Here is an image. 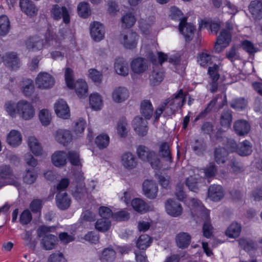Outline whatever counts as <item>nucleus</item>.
Wrapping results in <instances>:
<instances>
[{"label":"nucleus","mask_w":262,"mask_h":262,"mask_svg":"<svg viewBox=\"0 0 262 262\" xmlns=\"http://www.w3.org/2000/svg\"><path fill=\"white\" fill-rule=\"evenodd\" d=\"M17 113L24 120L31 119L35 115V110L32 104L26 100H20L16 104Z\"/></svg>","instance_id":"4"},{"label":"nucleus","mask_w":262,"mask_h":262,"mask_svg":"<svg viewBox=\"0 0 262 262\" xmlns=\"http://www.w3.org/2000/svg\"><path fill=\"white\" fill-rule=\"evenodd\" d=\"M79 16L83 18H86L91 14V11L88 3L83 2L80 3L77 7Z\"/></svg>","instance_id":"45"},{"label":"nucleus","mask_w":262,"mask_h":262,"mask_svg":"<svg viewBox=\"0 0 262 262\" xmlns=\"http://www.w3.org/2000/svg\"><path fill=\"white\" fill-rule=\"evenodd\" d=\"M21 89L23 94L26 96H30L34 92L33 81L30 79H25L22 81Z\"/></svg>","instance_id":"39"},{"label":"nucleus","mask_w":262,"mask_h":262,"mask_svg":"<svg viewBox=\"0 0 262 262\" xmlns=\"http://www.w3.org/2000/svg\"><path fill=\"white\" fill-rule=\"evenodd\" d=\"M233 128L237 135L239 136H244L249 133L251 126L246 120H238L234 122Z\"/></svg>","instance_id":"19"},{"label":"nucleus","mask_w":262,"mask_h":262,"mask_svg":"<svg viewBox=\"0 0 262 262\" xmlns=\"http://www.w3.org/2000/svg\"><path fill=\"white\" fill-rule=\"evenodd\" d=\"M110 138L106 134H101L98 136L95 140V143L100 149L106 148L109 144Z\"/></svg>","instance_id":"48"},{"label":"nucleus","mask_w":262,"mask_h":262,"mask_svg":"<svg viewBox=\"0 0 262 262\" xmlns=\"http://www.w3.org/2000/svg\"><path fill=\"white\" fill-rule=\"evenodd\" d=\"M146 161L148 162L151 167L155 169H159L162 167L159 158L158 157L157 154L154 151L150 152Z\"/></svg>","instance_id":"43"},{"label":"nucleus","mask_w":262,"mask_h":262,"mask_svg":"<svg viewBox=\"0 0 262 262\" xmlns=\"http://www.w3.org/2000/svg\"><path fill=\"white\" fill-rule=\"evenodd\" d=\"M68 154L63 151H56L52 156V162L56 167H60L67 163Z\"/></svg>","instance_id":"25"},{"label":"nucleus","mask_w":262,"mask_h":262,"mask_svg":"<svg viewBox=\"0 0 262 262\" xmlns=\"http://www.w3.org/2000/svg\"><path fill=\"white\" fill-rule=\"evenodd\" d=\"M130 217L129 213L125 210H121L114 213L113 219L117 221H125Z\"/></svg>","instance_id":"64"},{"label":"nucleus","mask_w":262,"mask_h":262,"mask_svg":"<svg viewBox=\"0 0 262 262\" xmlns=\"http://www.w3.org/2000/svg\"><path fill=\"white\" fill-rule=\"evenodd\" d=\"M28 145L32 152L36 156H40L42 148L37 139L34 137H30L28 140Z\"/></svg>","instance_id":"34"},{"label":"nucleus","mask_w":262,"mask_h":262,"mask_svg":"<svg viewBox=\"0 0 262 262\" xmlns=\"http://www.w3.org/2000/svg\"><path fill=\"white\" fill-rule=\"evenodd\" d=\"M54 230L55 227L53 226H41L37 230L38 237L41 238V246L46 250H52L55 247L57 238L56 235L50 233Z\"/></svg>","instance_id":"1"},{"label":"nucleus","mask_w":262,"mask_h":262,"mask_svg":"<svg viewBox=\"0 0 262 262\" xmlns=\"http://www.w3.org/2000/svg\"><path fill=\"white\" fill-rule=\"evenodd\" d=\"M136 20L135 16L130 13H126L121 18L122 25L125 28H131L134 25Z\"/></svg>","instance_id":"53"},{"label":"nucleus","mask_w":262,"mask_h":262,"mask_svg":"<svg viewBox=\"0 0 262 262\" xmlns=\"http://www.w3.org/2000/svg\"><path fill=\"white\" fill-rule=\"evenodd\" d=\"M26 46L27 49L30 51L40 50L43 48V41L42 39L37 36L31 37L26 40Z\"/></svg>","instance_id":"24"},{"label":"nucleus","mask_w":262,"mask_h":262,"mask_svg":"<svg viewBox=\"0 0 262 262\" xmlns=\"http://www.w3.org/2000/svg\"><path fill=\"white\" fill-rule=\"evenodd\" d=\"M228 152L224 147H216L214 150V159L217 164H224L228 159Z\"/></svg>","instance_id":"28"},{"label":"nucleus","mask_w":262,"mask_h":262,"mask_svg":"<svg viewBox=\"0 0 262 262\" xmlns=\"http://www.w3.org/2000/svg\"><path fill=\"white\" fill-rule=\"evenodd\" d=\"M147 119H143L141 117H136L133 121V126L136 132L141 136L146 135L148 130Z\"/></svg>","instance_id":"11"},{"label":"nucleus","mask_w":262,"mask_h":262,"mask_svg":"<svg viewBox=\"0 0 262 262\" xmlns=\"http://www.w3.org/2000/svg\"><path fill=\"white\" fill-rule=\"evenodd\" d=\"M56 204L61 210L68 209L71 203V199L66 192H59L56 195Z\"/></svg>","instance_id":"17"},{"label":"nucleus","mask_w":262,"mask_h":262,"mask_svg":"<svg viewBox=\"0 0 262 262\" xmlns=\"http://www.w3.org/2000/svg\"><path fill=\"white\" fill-rule=\"evenodd\" d=\"M206 148V144L203 140H196L193 145V149L197 155H200Z\"/></svg>","instance_id":"59"},{"label":"nucleus","mask_w":262,"mask_h":262,"mask_svg":"<svg viewBox=\"0 0 262 262\" xmlns=\"http://www.w3.org/2000/svg\"><path fill=\"white\" fill-rule=\"evenodd\" d=\"M130 67L134 73L140 74L144 73L147 70L148 64L145 59L138 57L132 61Z\"/></svg>","instance_id":"12"},{"label":"nucleus","mask_w":262,"mask_h":262,"mask_svg":"<svg viewBox=\"0 0 262 262\" xmlns=\"http://www.w3.org/2000/svg\"><path fill=\"white\" fill-rule=\"evenodd\" d=\"M186 20L187 18L186 17L183 18L180 22L179 29L185 37L186 41L189 42L193 37L195 28L191 24L186 23Z\"/></svg>","instance_id":"8"},{"label":"nucleus","mask_w":262,"mask_h":262,"mask_svg":"<svg viewBox=\"0 0 262 262\" xmlns=\"http://www.w3.org/2000/svg\"><path fill=\"white\" fill-rule=\"evenodd\" d=\"M115 258V251L112 248L108 247L102 251L100 259L103 262H112Z\"/></svg>","instance_id":"38"},{"label":"nucleus","mask_w":262,"mask_h":262,"mask_svg":"<svg viewBox=\"0 0 262 262\" xmlns=\"http://www.w3.org/2000/svg\"><path fill=\"white\" fill-rule=\"evenodd\" d=\"M80 220L81 223L94 222L96 220V215L94 212L87 210L82 213Z\"/></svg>","instance_id":"60"},{"label":"nucleus","mask_w":262,"mask_h":262,"mask_svg":"<svg viewBox=\"0 0 262 262\" xmlns=\"http://www.w3.org/2000/svg\"><path fill=\"white\" fill-rule=\"evenodd\" d=\"M57 115L63 119H68L70 116V109L67 102L63 99L59 100L54 105Z\"/></svg>","instance_id":"15"},{"label":"nucleus","mask_w":262,"mask_h":262,"mask_svg":"<svg viewBox=\"0 0 262 262\" xmlns=\"http://www.w3.org/2000/svg\"><path fill=\"white\" fill-rule=\"evenodd\" d=\"M185 101V96L182 89L179 90L173 97H171L165 101V105H166L169 111H167L168 115H170L179 108H181Z\"/></svg>","instance_id":"3"},{"label":"nucleus","mask_w":262,"mask_h":262,"mask_svg":"<svg viewBox=\"0 0 262 262\" xmlns=\"http://www.w3.org/2000/svg\"><path fill=\"white\" fill-rule=\"evenodd\" d=\"M73 88L79 98H85L88 95V85L84 81L77 80L73 84Z\"/></svg>","instance_id":"31"},{"label":"nucleus","mask_w":262,"mask_h":262,"mask_svg":"<svg viewBox=\"0 0 262 262\" xmlns=\"http://www.w3.org/2000/svg\"><path fill=\"white\" fill-rule=\"evenodd\" d=\"M131 204L134 209L139 212H146L149 210V206L147 204L141 199L136 198L133 199Z\"/></svg>","instance_id":"36"},{"label":"nucleus","mask_w":262,"mask_h":262,"mask_svg":"<svg viewBox=\"0 0 262 262\" xmlns=\"http://www.w3.org/2000/svg\"><path fill=\"white\" fill-rule=\"evenodd\" d=\"M90 33L95 41H99L104 36V27L100 23L95 21L90 26Z\"/></svg>","instance_id":"14"},{"label":"nucleus","mask_w":262,"mask_h":262,"mask_svg":"<svg viewBox=\"0 0 262 262\" xmlns=\"http://www.w3.org/2000/svg\"><path fill=\"white\" fill-rule=\"evenodd\" d=\"M21 140V134L16 130H12L7 136V142L13 147H16L20 145Z\"/></svg>","instance_id":"26"},{"label":"nucleus","mask_w":262,"mask_h":262,"mask_svg":"<svg viewBox=\"0 0 262 262\" xmlns=\"http://www.w3.org/2000/svg\"><path fill=\"white\" fill-rule=\"evenodd\" d=\"M154 21L153 17H146L145 18H141L139 20V27L142 32L146 33L149 31L151 25Z\"/></svg>","instance_id":"40"},{"label":"nucleus","mask_w":262,"mask_h":262,"mask_svg":"<svg viewBox=\"0 0 262 262\" xmlns=\"http://www.w3.org/2000/svg\"><path fill=\"white\" fill-rule=\"evenodd\" d=\"M115 69L116 72L123 76H127L128 74V64L122 58H118L116 60L115 63Z\"/></svg>","instance_id":"32"},{"label":"nucleus","mask_w":262,"mask_h":262,"mask_svg":"<svg viewBox=\"0 0 262 262\" xmlns=\"http://www.w3.org/2000/svg\"><path fill=\"white\" fill-rule=\"evenodd\" d=\"M224 191L220 185H212L208 188V197L213 201H220L224 198Z\"/></svg>","instance_id":"16"},{"label":"nucleus","mask_w":262,"mask_h":262,"mask_svg":"<svg viewBox=\"0 0 262 262\" xmlns=\"http://www.w3.org/2000/svg\"><path fill=\"white\" fill-rule=\"evenodd\" d=\"M249 10L255 20L262 18V2L258 0L252 1L249 6Z\"/></svg>","instance_id":"23"},{"label":"nucleus","mask_w":262,"mask_h":262,"mask_svg":"<svg viewBox=\"0 0 262 262\" xmlns=\"http://www.w3.org/2000/svg\"><path fill=\"white\" fill-rule=\"evenodd\" d=\"M0 178L5 180L7 184L13 185L17 188L20 185L18 179L14 174L13 170L9 165L0 166Z\"/></svg>","instance_id":"5"},{"label":"nucleus","mask_w":262,"mask_h":262,"mask_svg":"<svg viewBox=\"0 0 262 262\" xmlns=\"http://www.w3.org/2000/svg\"><path fill=\"white\" fill-rule=\"evenodd\" d=\"M247 104V101L243 98H240L233 100L230 104L231 107L235 109H243Z\"/></svg>","instance_id":"62"},{"label":"nucleus","mask_w":262,"mask_h":262,"mask_svg":"<svg viewBox=\"0 0 262 262\" xmlns=\"http://www.w3.org/2000/svg\"><path fill=\"white\" fill-rule=\"evenodd\" d=\"M19 6L26 15L33 16L37 14V9L31 0H19Z\"/></svg>","instance_id":"22"},{"label":"nucleus","mask_w":262,"mask_h":262,"mask_svg":"<svg viewBox=\"0 0 262 262\" xmlns=\"http://www.w3.org/2000/svg\"><path fill=\"white\" fill-rule=\"evenodd\" d=\"M138 36L132 31H128L120 35V43L126 49L133 50L136 48L138 43Z\"/></svg>","instance_id":"6"},{"label":"nucleus","mask_w":262,"mask_h":262,"mask_svg":"<svg viewBox=\"0 0 262 262\" xmlns=\"http://www.w3.org/2000/svg\"><path fill=\"white\" fill-rule=\"evenodd\" d=\"M51 15L55 20H58L62 17L63 21L68 24L70 21L69 12L66 7H60L58 5L53 6L51 10Z\"/></svg>","instance_id":"9"},{"label":"nucleus","mask_w":262,"mask_h":262,"mask_svg":"<svg viewBox=\"0 0 262 262\" xmlns=\"http://www.w3.org/2000/svg\"><path fill=\"white\" fill-rule=\"evenodd\" d=\"M111 226V221L107 219H100L95 223V228L101 232L108 230Z\"/></svg>","instance_id":"50"},{"label":"nucleus","mask_w":262,"mask_h":262,"mask_svg":"<svg viewBox=\"0 0 262 262\" xmlns=\"http://www.w3.org/2000/svg\"><path fill=\"white\" fill-rule=\"evenodd\" d=\"M199 178L196 176H191L186 180V185L189 189L194 192L199 190Z\"/></svg>","instance_id":"46"},{"label":"nucleus","mask_w":262,"mask_h":262,"mask_svg":"<svg viewBox=\"0 0 262 262\" xmlns=\"http://www.w3.org/2000/svg\"><path fill=\"white\" fill-rule=\"evenodd\" d=\"M193 204H197L198 207L194 209V212L196 215H200L201 219L204 221L203 226V235L207 237H211L213 234V227L211 224L209 217V211L202 205L201 202L195 199L192 200Z\"/></svg>","instance_id":"2"},{"label":"nucleus","mask_w":262,"mask_h":262,"mask_svg":"<svg viewBox=\"0 0 262 262\" xmlns=\"http://www.w3.org/2000/svg\"><path fill=\"white\" fill-rule=\"evenodd\" d=\"M72 195L77 200H80L86 197L87 195V190L85 187L84 183L80 182L77 185L75 190L72 193Z\"/></svg>","instance_id":"37"},{"label":"nucleus","mask_w":262,"mask_h":262,"mask_svg":"<svg viewBox=\"0 0 262 262\" xmlns=\"http://www.w3.org/2000/svg\"><path fill=\"white\" fill-rule=\"evenodd\" d=\"M28 145L32 152L36 156H40L42 148L37 139L34 137H30L28 140Z\"/></svg>","instance_id":"35"},{"label":"nucleus","mask_w":262,"mask_h":262,"mask_svg":"<svg viewBox=\"0 0 262 262\" xmlns=\"http://www.w3.org/2000/svg\"><path fill=\"white\" fill-rule=\"evenodd\" d=\"M55 138L59 143L66 145L72 141V135L69 130L59 129L55 133Z\"/></svg>","instance_id":"21"},{"label":"nucleus","mask_w":262,"mask_h":262,"mask_svg":"<svg viewBox=\"0 0 262 262\" xmlns=\"http://www.w3.org/2000/svg\"><path fill=\"white\" fill-rule=\"evenodd\" d=\"M191 236L186 232H180L176 237L177 246L180 248H187L190 243Z\"/></svg>","instance_id":"30"},{"label":"nucleus","mask_w":262,"mask_h":262,"mask_svg":"<svg viewBox=\"0 0 262 262\" xmlns=\"http://www.w3.org/2000/svg\"><path fill=\"white\" fill-rule=\"evenodd\" d=\"M151 151L152 150H150L147 147L140 145L138 146L137 149V154L140 159L146 161Z\"/></svg>","instance_id":"58"},{"label":"nucleus","mask_w":262,"mask_h":262,"mask_svg":"<svg viewBox=\"0 0 262 262\" xmlns=\"http://www.w3.org/2000/svg\"><path fill=\"white\" fill-rule=\"evenodd\" d=\"M65 80L68 87L70 89H73V71L69 68L66 69Z\"/></svg>","instance_id":"61"},{"label":"nucleus","mask_w":262,"mask_h":262,"mask_svg":"<svg viewBox=\"0 0 262 262\" xmlns=\"http://www.w3.org/2000/svg\"><path fill=\"white\" fill-rule=\"evenodd\" d=\"M165 209L167 213L173 217L179 216L183 212L181 204L172 199H168L165 202Z\"/></svg>","instance_id":"10"},{"label":"nucleus","mask_w":262,"mask_h":262,"mask_svg":"<svg viewBox=\"0 0 262 262\" xmlns=\"http://www.w3.org/2000/svg\"><path fill=\"white\" fill-rule=\"evenodd\" d=\"M37 177V175L33 170H26L23 177L24 183L27 184H32L34 183Z\"/></svg>","instance_id":"56"},{"label":"nucleus","mask_w":262,"mask_h":262,"mask_svg":"<svg viewBox=\"0 0 262 262\" xmlns=\"http://www.w3.org/2000/svg\"><path fill=\"white\" fill-rule=\"evenodd\" d=\"M112 99L116 103H121L126 100L129 97V92L123 86H119L114 89Z\"/></svg>","instance_id":"18"},{"label":"nucleus","mask_w":262,"mask_h":262,"mask_svg":"<svg viewBox=\"0 0 262 262\" xmlns=\"http://www.w3.org/2000/svg\"><path fill=\"white\" fill-rule=\"evenodd\" d=\"M231 39V35L229 30H223L218 36V43H223V47H227Z\"/></svg>","instance_id":"47"},{"label":"nucleus","mask_w":262,"mask_h":262,"mask_svg":"<svg viewBox=\"0 0 262 262\" xmlns=\"http://www.w3.org/2000/svg\"><path fill=\"white\" fill-rule=\"evenodd\" d=\"M143 190L147 198L153 199L157 195L158 188L156 183L152 181L145 180L143 183Z\"/></svg>","instance_id":"13"},{"label":"nucleus","mask_w":262,"mask_h":262,"mask_svg":"<svg viewBox=\"0 0 262 262\" xmlns=\"http://www.w3.org/2000/svg\"><path fill=\"white\" fill-rule=\"evenodd\" d=\"M242 231V226L237 222H232L226 230L225 234L229 238L238 237Z\"/></svg>","instance_id":"27"},{"label":"nucleus","mask_w":262,"mask_h":262,"mask_svg":"<svg viewBox=\"0 0 262 262\" xmlns=\"http://www.w3.org/2000/svg\"><path fill=\"white\" fill-rule=\"evenodd\" d=\"M10 22L8 17L6 15L0 16V35H6L10 29Z\"/></svg>","instance_id":"44"},{"label":"nucleus","mask_w":262,"mask_h":262,"mask_svg":"<svg viewBox=\"0 0 262 262\" xmlns=\"http://www.w3.org/2000/svg\"><path fill=\"white\" fill-rule=\"evenodd\" d=\"M140 110L145 118L149 119L152 115L154 108L149 100H144L141 102Z\"/></svg>","instance_id":"33"},{"label":"nucleus","mask_w":262,"mask_h":262,"mask_svg":"<svg viewBox=\"0 0 262 262\" xmlns=\"http://www.w3.org/2000/svg\"><path fill=\"white\" fill-rule=\"evenodd\" d=\"M151 241L150 237L147 234H143L140 236L137 242V246L139 249L144 250L147 248Z\"/></svg>","instance_id":"49"},{"label":"nucleus","mask_w":262,"mask_h":262,"mask_svg":"<svg viewBox=\"0 0 262 262\" xmlns=\"http://www.w3.org/2000/svg\"><path fill=\"white\" fill-rule=\"evenodd\" d=\"M54 83V78L46 72H40L36 78V84L40 89H50Z\"/></svg>","instance_id":"7"},{"label":"nucleus","mask_w":262,"mask_h":262,"mask_svg":"<svg viewBox=\"0 0 262 262\" xmlns=\"http://www.w3.org/2000/svg\"><path fill=\"white\" fill-rule=\"evenodd\" d=\"M217 98L218 96H216L214 98H213L208 104L206 108L203 111L201 112L199 115L195 118L194 121H196L200 118L205 117L214 107L217 102Z\"/></svg>","instance_id":"54"},{"label":"nucleus","mask_w":262,"mask_h":262,"mask_svg":"<svg viewBox=\"0 0 262 262\" xmlns=\"http://www.w3.org/2000/svg\"><path fill=\"white\" fill-rule=\"evenodd\" d=\"M90 104L92 108L95 110H100L102 105V101L100 95L98 94H93L90 96Z\"/></svg>","instance_id":"42"},{"label":"nucleus","mask_w":262,"mask_h":262,"mask_svg":"<svg viewBox=\"0 0 262 262\" xmlns=\"http://www.w3.org/2000/svg\"><path fill=\"white\" fill-rule=\"evenodd\" d=\"M232 115L230 111H225L223 112L221 118V123L223 126L228 127L232 122Z\"/></svg>","instance_id":"57"},{"label":"nucleus","mask_w":262,"mask_h":262,"mask_svg":"<svg viewBox=\"0 0 262 262\" xmlns=\"http://www.w3.org/2000/svg\"><path fill=\"white\" fill-rule=\"evenodd\" d=\"M121 163L125 168L130 170L137 166L138 162L135 156L130 152H126L121 156Z\"/></svg>","instance_id":"20"},{"label":"nucleus","mask_w":262,"mask_h":262,"mask_svg":"<svg viewBox=\"0 0 262 262\" xmlns=\"http://www.w3.org/2000/svg\"><path fill=\"white\" fill-rule=\"evenodd\" d=\"M117 132L121 137H125L128 133L127 123L126 121L120 120L117 126Z\"/></svg>","instance_id":"63"},{"label":"nucleus","mask_w":262,"mask_h":262,"mask_svg":"<svg viewBox=\"0 0 262 262\" xmlns=\"http://www.w3.org/2000/svg\"><path fill=\"white\" fill-rule=\"evenodd\" d=\"M39 120L43 125H49L51 120V115L48 110L43 109L39 114Z\"/></svg>","instance_id":"55"},{"label":"nucleus","mask_w":262,"mask_h":262,"mask_svg":"<svg viewBox=\"0 0 262 262\" xmlns=\"http://www.w3.org/2000/svg\"><path fill=\"white\" fill-rule=\"evenodd\" d=\"M163 73L159 70H154L150 75V81L154 85H158L163 79Z\"/></svg>","instance_id":"51"},{"label":"nucleus","mask_w":262,"mask_h":262,"mask_svg":"<svg viewBox=\"0 0 262 262\" xmlns=\"http://www.w3.org/2000/svg\"><path fill=\"white\" fill-rule=\"evenodd\" d=\"M5 61L7 66L12 70H16L19 67L20 60L15 53L6 54Z\"/></svg>","instance_id":"29"},{"label":"nucleus","mask_w":262,"mask_h":262,"mask_svg":"<svg viewBox=\"0 0 262 262\" xmlns=\"http://www.w3.org/2000/svg\"><path fill=\"white\" fill-rule=\"evenodd\" d=\"M237 154L242 156H246L251 154L252 152V147L250 143L247 141L242 142L237 149Z\"/></svg>","instance_id":"41"},{"label":"nucleus","mask_w":262,"mask_h":262,"mask_svg":"<svg viewBox=\"0 0 262 262\" xmlns=\"http://www.w3.org/2000/svg\"><path fill=\"white\" fill-rule=\"evenodd\" d=\"M159 152L162 157L167 161H171V152L169 145L167 143L164 142L160 145Z\"/></svg>","instance_id":"52"}]
</instances>
